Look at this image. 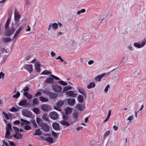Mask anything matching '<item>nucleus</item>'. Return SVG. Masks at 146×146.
Returning <instances> with one entry per match:
<instances>
[{"label": "nucleus", "mask_w": 146, "mask_h": 146, "mask_svg": "<svg viewBox=\"0 0 146 146\" xmlns=\"http://www.w3.org/2000/svg\"><path fill=\"white\" fill-rule=\"evenodd\" d=\"M56 60H60V61L61 62H63L64 61V60L61 58L60 56H59L58 57L56 58Z\"/></svg>", "instance_id": "obj_61"}, {"label": "nucleus", "mask_w": 146, "mask_h": 146, "mask_svg": "<svg viewBox=\"0 0 146 146\" xmlns=\"http://www.w3.org/2000/svg\"><path fill=\"white\" fill-rule=\"evenodd\" d=\"M42 118L44 121L46 122H49L48 115L46 113H44L43 115L42 116Z\"/></svg>", "instance_id": "obj_21"}, {"label": "nucleus", "mask_w": 146, "mask_h": 146, "mask_svg": "<svg viewBox=\"0 0 146 146\" xmlns=\"http://www.w3.org/2000/svg\"><path fill=\"white\" fill-rule=\"evenodd\" d=\"M20 121L19 120H17L14 121L13 123L15 124L18 125L20 124Z\"/></svg>", "instance_id": "obj_62"}, {"label": "nucleus", "mask_w": 146, "mask_h": 146, "mask_svg": "<svg viewBox=\"0 0 146 146\" xmlns=\"http://www.w3.org/2000/svg\"><path fill=\"white\" fill-rule=\"evenodd\" d=\"M140 73V71L139 69H137L135 70L134 72V74L135 75H139Z\"/></svg>", "instance_id": "obj_50"}, {"label": "nucleus", "mask_w": 146, "mask_h": 146, "mask_svg": "<svg viewBox=\"0 0 146 146\" xmlns=\"http://www.w3.org/2000/svg\"><path fill=\"white\" fill-rule=\"evenodd\" d=\"M8 142L10 145L11 146H15V144L13 142L9 140Z\"/></svg>", "instance_id": "obj_56"}, {"label": "nucleus", "mask_w": 146, "mask_h": 146, "mask_svg": "<svg viewBox=\"0 0 146 146\" xmlns=\"http://www.w3.org/2000/svg\"><path fill=\"white\" fill-rule=\"evenodd\" d=\"M65 113L66 115H69L71 113L72 110V108L70 107H67L65 109Z\"/></svg>", "instance_id": "obj_19"}, {"label": "nucleus", "mask_w": 146, "mask_h": 146, "mask_svg": "<svg viewBox=\"0 0 146 146\" xmlns=\"http://www.w3.org/2000/svg\"><path fill=\"white\" fill-rule=\"evenodd\" d=\"M75 108L79 111H83L85 109V105L84 104H78L76 105Z\"/></svg>", "instance_id": "obj_7"}, {"label": "nucleus", "mask_w": 146, "mask_h": 146, "mask_svg": "<svg viewBox=\"0 0 146 146\" xmlns=\"http://www.w3.org/2000/svg\"><path fill=\"white\" fill-rule=\"evenodd\" d=\"M84 98L83 96L81 95H79L78 97V101L79 102L82 103L84 100Z\"/></svg>", "instance_id": "obj_30"}, {"label": "nucleus", "mask_w": 146, "mask_h": 146, "mask_svg": "<svg viewBox=\"0 0 146 146\" xmlns=\"http://www.w3.org/2000/svg\"><path fill=\"white\" fill-rule=\"evenodd\" d=\"M6 30L7 31L5 34L7 36H9L14 33L15 31V29L14 27H12L9 30L8 29Z\"/></svg>", "instance_id": "obj_10"}, {"label": "nucleus", "mask_w": 146, "mask_h": 146, "mask_svg": "<svg viewBox=\"0 0 146 146\" xmlns=\"http://www.w3.org/2000/svg\"><path fill=\"white\" fill-rule=\"evenodd\" d=\"M105 73H103L102 74L97 76L95 78V80L96 81H100L101 79L104 75Z\"/></svg>", "instance_id": "obj_23"}, {"label": "nucleus", "mask_w": 146, "mask_h": 146, "mask_svg": "<svg viewBox=\"0 0 146 146\" xmlns=\"http://www.w3.org/2000/svg\"><path fill=\"white\" fill-rule=\"evenodd\" d=\"M53 80L51 78H48L46 79V82L47 83H51L52 82Z\"/></svg>", "instance_id": "obj_43"}, {"label": "nucleus", "mask_w": 146, "mask_h": 146, "mask_svg": "<svg viewBox=\"0 0 146 146\" xmlns=\"http://www.w3.org/2000/svg\"><path fill=\"white\" fill-rule=\"evenodd\" d=\"M51 74V73L47 70H45L43 71L41 73V74L48 75Z\"/></svg>", "instance_id": "obj_38"}, {"label": "nucleus", "mask_w": 146, "mask_h": 146, "mask_svg": "<svg viewBox=\"0 0 146 146\" xmlns=\"http://www.w3.org/2000/svg\"><path fill=\"white\" fill-rule=\"evenodd\" d=\"M146 42L145 39H144L141 44H140L139 42H135L134 44V46L138 48H140L143 47L145 45Z\"/></svg>", "instance_id": "obj_4"}, {"label": "nucleus", "mask_w": 146, "mask_h": 146, "mask_svg": "<svg viewBox=\"0 0 146 146\" xmlns=\"http://www.w3.org/2000/svg\"><path fill=\"white\" fill-rule=\"evenodd\" d=\"M77 88L79 92L83 94L85 97L87 96V94H86L85 91L83 88L80 87H78Z\"/></svg>", "instance_id": "obj_16"}, {"label": "nucleus", "mask_w": 146, "mask_h": 146, "mask_svg": "<svg viewBox=\"0 0 146 146\" xmlns=\"http://www.w3.org/2000/svg\"><path fill=\"white\" fill-rule=\"evenodd\" d=\"M29 85H27L25 87L23 88V90L25 92H27L29 90Z\"/></svg>", "instance_id": "obj_41"}, {"label": "nucleus", "mask_w": 146, "mask_h": 146, "mask_svg": "<svg viewBox=\"0 0 146 146\" xmlns=\"http://www.w3.org/2000/svg\"><path fill=\"white\" fill-rule=\"evenodd\" d=\"M20 95V93L19 92H17V93L13 96L12 97L13 98H18Z\"/></svg>", "instance_id": "obj_37"}, {"label": "nucleus", "mask_w": 146, "mask_h": 146, "mask_svg": "<svg viewBox=\"0 0 146 146\" xmlns=\"http://www.w3.org/2000/svg\"><path fill=\"white\" fill-rule=\"evenodd\" d=\"M23 28L22 26V25L21 26V27L17 30L16 31L15 34H14V37L13 38H16L18 35L19 33L21 31V30Z\"/></svg>", "instance_id": "obj_26"}, {"label": "nucleus", "mask_w": 146, "mask_h": 146, "mask_svg": "<svg viewBox=\"0 0 146 146\" xmlns=\"http://www.w3.org/2000/svg\"><path fill=\"white\" fill-rule=\"evenodd\" d=\"M36 122L42 129L44 131L48 132L49 131L50 128L46 123L44 122L39 117L36 118Z\"/></svg>", "instance_id": "obj_1"}, {"label": "nucleus", "mask_w": 146, "mask_h": 146, "mask_svg": "<svg viewBox=\"0 0 146 146\" xmlns=\"http://www.w3.org/2000/svg\"><path fill=\"white\" fill-rule=\"evenodd\" d=\"M35 69L36 71L38 72H40L41 71L40 68V64L39 62H36L35 64Z\"/></svg>", "instance_id": "obj_15"}, {"label": "nucleus", "mask_w": 146, "mask_h": 146, "mask_svg": "<svg viewBox=\"0 0 146 146\" xmlns=\"http://www.w3.org/2000/svg\"><path fill=\"white\" fill-rule=\"evenodd\" d=\"M25 129L26 130H29L31 129V127L28 125H27L25 126Z\"/></svg>", "instance_id": "obj_54"}, {"label": "nucleus", "mask_w": 146, "mask_h": 146, "mask_svg": "<svg viewBox=\"0 0 146 146\" xmlns=\"http://www.w3.org/2000/svg\"><path fill=\"white\" fill-rule=\"evenodd\" d=\"M5 74L2 72H0V79H3L4 78Z\"/></svg>", "instance_id": "obj_51"}, {"label": "nucleus", "mask_w": 146, "mask_h": 146, "mask_svg": "<svg viewBox=\"0 0 146 146\" xmlns=\"http://www.w3.org/2000/svg\"><path fill=\"white\" fill-rule=\"evenodd\" d=\"M73 115L74 117L76 119L77 117L78 116V114L77 112H74L73 113Z\"/></svg>", "instance_id": "obj_57"}, {"label": "nucleus", "mask_w": 146, "mask_h": 146, "mask_svg": "<svg viewBox=\"0 0 146 146\" xmlns=\"http://www.w3.org/2000/svg\"><path fill=\"white\" fill-rule=\"evenodd\" d=\"M39 99L41 101L43 102H48V99L47 98H45L43 96L40 97H39Z\"/></svg>", "instance_id": "obj_33"}, {"label": "nucleus", "mask_w": 146, "mask_h": 146, "mask_svg": "<svg viewBox=\"0 0 146 146\" xmlns=\"http://www.w3.org/2000/svg\"><path fill=\"white\" fill-rule=\"evenodd\" d=\"M23 68L27 69L30 73L32 72L33 71V65L32 64H25Z\"/></svg>", "instance_id": "obj_12"}, {"label": "nucleus", "mask_w": 146, "mask_h": 146, "mask_svg": "<svg viewBox=\"0 0 146 146\" xmlns=\"http://www.w3.org/2000/svg\"><path fill=\"white\" fill-rule=\"evenodd\" d=\"M52 28L54 30H56L58 28V25L56 23H52Z\"/></svg>", "instance_id": "obj_35"}, {"label": "nucleus", "mask_w": 146, "mask_h": 146, "mask_svg": "<svg viewBox=\"0 0 146 146\" xmlns=\"http://www.w3.org/2000/svg\"><path fill=\"white\" fill-rule=\"evenodd\" d=\"M22 113L23 116L27 117H31L32 115V113L31 111L27 109H23Z\"/></svg>", "instance_id": "obj_2"}, {"label": "nucleus", "mask_w": 146, "mask_h": 146, "mask_svg": "<svg viewBox=\"0 0 146 146\" xmlns=\"http://www.w3.org/2000/svg\"><path fill=\"white\" fill-rule=\"evenodd\" d=\"M94 63V61L93 60H90L88 62V64L89 65H91Z\"/></svg>", "instance_id": "obj_60"}, {"label": "nucleus", "mask_w": 146, "mask_h": 146, "mask_svg": "<svg viewBox=\"0 0 146 146\" xmlns=\"http://www.w3.org/2000/svg\"><path fill=\"white\" fill-rule=\"evenodd\" d=\"M6 130L11 131L12 129L11 125L10 123L7 124L6 126Z\"/></svg>", "instance_id": "obj_34"}, {"label": "nucleus", "mask_w": 146, "mask_h": 146, "mask_svg": "<svg viewBox=\"0 0 146 146\" xmlns=\"http://www.w3.org/2000/svg\"><path fill=\"white\" fill-rule=\"evenodd\" d=\"M67 102L68 104L70 106H74L76 103L75 100L74 98L68 99Z\"/></svg>", "instance_id": "obj_14"}, {"label": "nucleus", "mask_w": 146, "mask_h": 146, "mask_svg": "<svg viewBox=\"0 0 146 146\" xmlns=\"http://www.w3.org/2000/svg\"><path fill=\"white\" fill-rule=\"evenodd\" d=\"M15 21V25L17 26V27L19 25L20 23H19V21Z\"/></svg>", "instance_id": "obj_64"}, {"label": "nucleus", "mask_w": 146, "mask_h": 146, "mask_svg": "<svg viewBox=\"0 0 146 146\" xmlns=\"http://www.w3.org/2000/svg\"><path fill=\"white\" fill-rule=\"evenodd\" d=\"M14 137L17 139H21L22 138L23 135L20 133H16L13 135Z\"/></svg>", "instance_id": "obj_20"}, {"label": "nucleus", "mask_w": 146, "mask_h": 146, "mask_svg": "<svg viewBox=\"0 0 146 146\" xmlns=\"http://www.w3.org/2000/svg\"><path fill=\"white\" fill-rule=\"evenodd\" d=\"M64 102L63 101L59 100L56 103V105L54 106V108L59 111H61V109L60 108L64 104Z\"/></svg>", "instance_id": "obj_3"}, {"label": "nucleus", "mask_w": 146, "mask_h": 146, "mask_svg": "<svg viewBox=\"0 0 146 146\" xmlns=\"http://www.w3.org/2000/svg\"><path fill=\"white\" fill-rule=\"evenodd\" d=\"M133 118V115H131L129 116L128 118L127 119V120H129V121L132 120Z\"/></svg>", "instance_id": "obj_59"}, {"label": "nucleus", "mask_w": 146, "mask_h": 146, "mask_svg": "<svg viewBox=\"0 0 146 146\" xmlns=\"http://www.w3.org/2000/svg\"><path fill=\"white\" fill-rule=\"evenodd\" d=\"M10 132L9 131L6 130L5 135V137L6 138H8L10 135Z\"/></svg>", "instance_id": "obj_44"}, {"label": "nucleus", "mask_w": 146, "mask_h": 146, "mask_svg": "<svg viewBox=\"0 0 146 146\" xmlns=\"http://www.w3.org/2000/svg\"><path fill=\"white\" fill-rule=\"evenodd\" d=\"M11 20V18L9 17L7 19L5 25V28L6 30H7L9 28V26Z\"/></svg>", "instance_id": "obj_18"}, {"label": "nucleus", "mask_w": 146, "mask_h": 146, "mask_svg": "<svg viewBox=\"0 0 146 146\" xmlns=\"http://www.w3.org/2000/svg\"><path fill=\"white\" fill-rule=\"evenodd\" d=\"M10 110L12 112H15L17 111V109L15 107H13L11 109H10Z\"/></svg>", "instance_id": "obj_46"}, {"label": "nucleus", "mask_w": 146, "mask_h": 146, "mask_svg": "<svg viewBox=\"0 0 146 146\" xmlns=\"http://www.w3.org/2000/svg\"><path fill=\"white\" fill-rule=\"evenodd\" d=\"M50 98L51 99L56 98L58 97V94L53 92H50L48 94Z\"/></svg>", "instance_id": "obj_13"}, {"label": "nucleus", "mask_w": 146, "mask_h": 146, "mask_svg": "<svg viewBox=\"0 0 146 146\" xmlns=\"http://www.w3.org/2000/svg\"><path fill=\"white\" fill-rule=\"evenodd\" d=\"M24 95L27 98L29 99H31L32 98V96L29 93H28L27 92H25L23 93Z\"/></svg>", "instance_id": "obj_24"}, {"label": "nucleus", "mask_w": 146, "mask_h": 146, "mask_svg": "<svg viewBox=\"0 0 146 146\" xmlns=\"http://www.w3.org/2000/svg\"><path fill=\"white\" fill-rule=\"evenodd\" d=\"M95 86V84L94 82H91L87 86L88 89L93 88Z\"/></svg>", "instance_id": "obj_31"}, {"label": "nucleus", "mask_w": 146, "mask_h": 146, "mask_svg": "<svg viewBox=\"0 0 146 146\" xmlns=\"http://www.w3.org/2000/svg\"><path fill=\"white\" fill-rule=\"evenodd\" d=\"M66 95L67 97H75L76 96L77 94L74 93L73 91H67L66 92Z\"/></svg>", "instance_id": "obj_8"}, {"label": "nucleus", "mask_w": 146, "mask_h": 146, "mask_svg": "<svg viewBox=\"0 0 146 146\" xmlns=\"http://www.w3.org/2000/svg\"><path fill=\"white\" fill-rule=\"evenodd\" d=\"M20 120L22 121V122L21 123V126H23L25 125L29 124L30 123L29 121L24 120L23 119H21Z\"/></svg>", "instance_id": "obj_22"}, {"label": "nucleus", "mask_w": 146, "mask_h": 146, "mask_svg": "<svg viewBox=\"0 0 146 146\" xmlns=\"http://www.w3.org/2000/svg\"><path fill=\"white\" fill-rule=\"evenodd\" d=\"M50 92L47 89H45L43 91V92L45 94L48 96V94Z\"/></svg>", "instance_id": "obj_45"}, {"label": "nucleus", "mask_w": 146, "mask_h": 146, "mask_svg": "<svg viewBox=\"0 0 146 146\" xmlns=\"http://www.w3.org/2000/svg\"><path fill=\"white\" fill-rule=\"evenodd\" d=\"M60 123L62 125H65L67 126H68L70 125V124L68 122L64 120H62Z\"/></svg>", "instance_id": "obj_29"}, {"label": "nucleus", "mask_w": 146, "mask_h": 146, "mask_svg": "<svg viewBox=\"0 0 146 146\" xmlns=\"http://www.w3.org/2000/svg\"><path fill=\"white\" fill-rule=\"evenodd\" d=\"M45 140L50 143H53V138L51 137H48L46 138Z\"/></svg>", "instance_id": "obj_28"}, {"label": "nucleus", "mask_w": 146, "mask_h": 146, "mask_svg": "<svg viewBox=\"0 0 146 146\" xmlns=\"http://www.w3.org/2000/svg\"><path fill=\"white\" fill-rule=\"evenodd\" d=\"M27 103V101L26 100H21L19 103V106H23L25 105Z\"/></svg>", "instance_id": "obj_25"}, {"label": "nucleus", "mask_w": 146, "mask_h": 146, "mask_svg": "<svg viewBox=\"0 0 146 146\" xmlns=\"http://www.w3.org/2000/svg\"><path fill=\"white\" fill-rule=\"evenodd\" d=\"M49 115L50 117L53 119H57L58 117V113L55 111L50 112Z\"/></svg>", "instance_id": "obj_6"}, {"label": "nucleus", "mask_w": 146, "mask_h": 146, "mask_svg": "<svg viewBox=\"0 0 146 146\" xmlns=\"http://www.w3.org/2000/svg\"><path fill=\"white\" fill-rule=\"evenodd\" d=\"M42 132L40 131L39 129H36L35 131V132L33 135H39L42 134Z\"/></svg>", "instance_id": "obj_36"}, {"label": "nucleus", "mask_w": 146, "mask_h": 146, "mask_svg": "<svg viewBox=\"0 0 146 146\" xmlns=\"http://www.w3.org/2000/svg\"><path fill=\"white\" fill-rule=\"evenodd\" d=\"M58 82L61 84L62 85L64 86H66L67 85V83L63 81H58Z\"/></svg>", "instance_id": "obj_48"}, {"label": "nucleus", "mask_w": 146, "mask_h": 146, "mask_svg": "<svg viewBox=\"0 0 146 146\" xmlns=\"http://www.w3.org/2000/svg\"><path fill=\"white\" fill-rule=\"evenodd\" d=\"M39 101L37 98H35L33 99V106H34L38 105V104Z\"/></svg>", "instance_id": "obj_27"}, {"label": "nucleus", "mask_w": 146, "mask_h": 146, "mask_svg": "<svg viewBox=\"0 0 146 146\" xmlns=\"http://www.w3.org/2000/svg\"><path fill=\"white\" fill-rule=\"evenodd\" d=\"M72 88V86H70L65 87L63 89V92H64L68 90H70Z\"/></svg>", "instance_id": "obj_39"}, {"label": "nucleus", "mask_w": 146, "mask_h": 146, "mask_svg": "<svg viewBox=\"0 0 146 146\" xmlns=\"http://www.w3.org/2000/svg\"><path fill=\"white\" fill-rule=\"evenodd\" d=\"M128 61V58L127 56H124L123 57L122 62H124Z\"/></svg>", "instance_id": "obj_53"}, {"label": "nucleus", "mask_w": 146, "mask_h": 146, "mask_svg": "<svg viewBox=\"0 0 146 146\" xmlns=\"http://www.w3.org/2000/svg\"><path fill=\"white\" fill-rule=\"evenodd\" d=\"M2 113L6 119L7 120H9V115L4 111H3Z\"/></svg>", "instance_id": "obj_40"}, {"label": "nucleus", "mask_w": 146, "mask_h": 146, "mask_svg": "<svg viewBox=\"0 0 146 146\" xmlns=\"http://www.w3.org/2000/svg\"><path fill=\"white\" fill-rule=\"evenodd\" d=\"M4 42H10L11 40V39L9 38H3Z\"/></svg>", "instance_id": "obj_47"}, {"label": "nucleus", "mask_w": 146, "mask_h": 146, "mask_svg": "<svg viewBox=\"0 0 146 146\" xmlns=\"http://www.w3.org/2000/svg\"><path fill=\"white\" fill-rule=\"evenodd\" d=\"M41 109L43 111H47L51 110V107L48 104H43L41 106Z\"/></svg>", "instance_id": "obj_5"}, {"label": "nucleus", "mask_w": 146, "mask_h": 146, "mask_svg": "<svg viewBox=\"0 0 146 146\" xmlns=\"http://www.w3.org/2000/svg\"><path fill=\"white\" fill-rule=\"evenodd\" d=\"M33 110L36 114H38L40 113V110L38 108H34L33 109Z\"/></svg>", "instance_id": "obj_32"}, {"label": "nucleus", "mask_w": 146, "mask_h": 146, "mask_svg": "<svg viewBox=\"0 0 146 146\" xmlns=\"http://www.w3.org/2000/svg\"><path fill=\"white\" fill-rule=\"evenodd\" d=\"M53 90L57 92H60L62 90V88L61 86L57 85H55L52 86Z\"/></svg>", "instance_id": "obj_9"}, {"label": "nucleus", "mask_w": 146, "mask_h": 146, "mask_svg": "<svg viewBox=\"0 0 146 146\" xmlns=\"http://www.w3.org/2000/svg\"><path fill=\"white\" fill-rule=\"evenodd\" d=\"M110 131H106L104 134V138H105L108 135L110 134Z\"/></svg>", "instance_id": "obj_52"}, {"label": "nucleus", "mask_w": 146, "mask_h": 146, "mask_svg": "<svg viewBox=\"0 0 146 146\" xmlns=\"http://www.w3.org/2000/svg\"><path fill=\"white\" fill-rule=\"evenodd\" d=\"M68 115H66V113L63 115L62 117L63 119L64 120H66L68 119Z\"/></svg>", "instance_id": "obj_55"}, {"label": "nucleus", "mask_w": 146, "mask_h": 146, "mask_svg": "<svg viewBox=\"0 0 146 146\" xmlns=\"http://www.w3.org/2000/svg\"><path fill=\"white\" fill-rule=\"evenodd\" d=\"M42 93L40 91L38 92L36 94H35V97H36L38 96H40L41 95Z\"/></svg>", "instance_id": "obj_63"}, {"label": "nucleus", "mask_w": 146, "mask_h": 146, "mask_svg": "<svg viewBox=\"0 0 146 146\" xmlns=\"http://www.w3.org/2000/svg\"><path fill=\"white\" fill-rule=\"evenodd\" d=\"M52 126L54 129L59 130H60V126L59 124L57 123H54L52 124Z\"/></svg>", "instance_id": "obj_17"}, {"label": "nucleus", "mask_w": 146, "mask_h": 146, "mask_svg": "<svg viewBox=\"0 0 146 146\" xmlns=\"http://www.w3.org/2000/svg\"><path fill=\"white\" fill-rule=\"evenodd\" d=\"M110 85L108 84L105 87V89L104 90V92L105 93H107L108 91V89L110 88Z\"/></svg>", "instance_id": "obj_49"}, {"label": "nucleus", "mask_w": 146, "mask_h": 146, "mask_svg": "<svg viewBox=\"0 0 146 146\" xmlns=\"http://www.w3.org/2000/svg\"><path fill=\"white\" fill-rule=\"evenodd\" d=\"M86 11V10L85 9H82L78 11L77 12V14L78 15H79L81 13H84Z\"/></svg>", "instance_id": "obj_42"}, {"label": "nucleus", "mask_w": 146, "mask_h": 146, "mask_svg": "<svg viewBox=\"0 0 146 146\" xmlns=\"http://www.w3.org/2000/svg\"><path fill=\"white\" fill-rule=\"evenodd\" d=\"M14 17L15 21H19L21 17L20 15H19L18 11L16 9L14 11Z\"/></svg>", "instance_id": "obj_11"}, {"label": "nucleus", "mask_w": 146, "mask_h": 146, "mask_svg": "<svg viewBox=\"0 0 146 146\" xmlns=\"http://www.w3.org/2000/svg\"><path fill=\"white\" fill-rule=\"evenodd\" d=\"M51 76L54 79L56 80H60V79L58 77L56 76H54L53 75H52Z\"/></svg>", "instance_id": "obj_58"}]
</instances>
